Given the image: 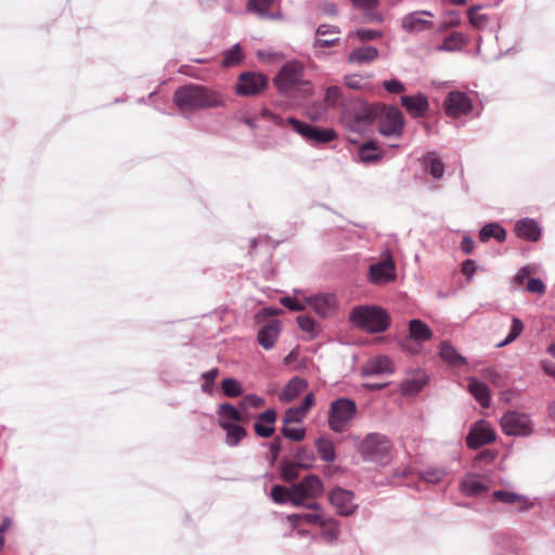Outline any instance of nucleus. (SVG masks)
<instances>
[{
    "label": "nucleus",
    "mask_w": 555,
    "mask_h": 555,
    "mask_svg": "<svg viewBox=\"0 0 555 555\" xmlns=\"http://www.w3.org/2000/svg\"><path fill=\"white\" fill-rule=\"evenodd\" d=\"M306 302L307 307L323 319L331 317L337 309V300L333 294H315L306 297Z\"/></svg>",
    "instance_id": "nucleus-14"
},
{
    "label": "nucleus",
    "mask_w": 555,
    "mask_h": 555,
    "mask_svg": "<svg viewBox=\"0 0 555 555\" xmlns=\"http://www.w3.org/2000/svg\"><path fill=\"white\" fill-rule=\"evenodd\" d=\"M339 33H340L339 27L328 25V24H321L315 29V36H318V37L332 35V34H339Z\"/></svg>",
    "instance_id": "nucleus-63"
},
{
    "label": "nucleus",
    "mask_w": 555,
    "mask_h": 555,
    "mask_svg": "<svg viewBox=\"0 0 555 555\" xmlns=\"http://www.w3.org/2000/svg\"><path fill=\"white\" fill-rule=\"evenodd\" d=\"M276 0H248L246 12L256 15L260 20H280L282 13L273 11Z\"/></svg>",
    "instance_id": "nucleus-18"
},
{
    "label": "nucleus",
    "mask_w": 555,
    "mask_h": 555,
    "mask_svg": "<svg viewBox=\"0 0 555 555\" xmlns=\"http://www.w3.org/2000/svg\"><path fill=\"white\" fill-rule=\"evenodd\" d=\"M175 105L183 116L189 113L224 107L227 96L218 89L199 83L179 87L172 96Z\"/></svg>",
    "instance_id": "nucleus-1"
},
{
    "label": "nucleus",
    "mask_w": 555,
    "mask_h": 555,
    "mask_svg": "<svg viewBox=\"0 0 555 555\" xmlns=\"http://www.w3.org/2000/svg\"><path fill=\"white\" fill-rule=\"evenodd\" d=\"M282 435L293 441H301L306 437V428L300 427H292L291 425H284L281 428Z\"/></svg>",
    "instance_id": "nucleus-48"
},
{
    "label": "nucleus",
    "mask_w": 555,
    "mask_h": 555,
    "mask_svg": "<svg viewBox=\"0 0 555 555\" xmlns=\"http://www.w3.org/2000/svg\"><path fill=\"white\" fill-rule=\"evenodd\" d=\"M465 42V37L461 33H452L444 38L442 43L438 46V51L455 52L460 51Z\"/></svg>",
    "instance_id": "nucleus-37"
},
{
    "label": "nucleus",
    "mask_w": 555,
    "mask_h": 555,
    "mask_svg": "<svg viewBox=\"0 0 555 555\" xmlns=\"http://www.w3.org/2000/svg\"><path fill=\"white\" fill-rule=\"evenodd\" d=\"M400 103L414 119L424 117L429 111L428 99L421 92L413 95H401Z\"/></svg>",
    "instance_id": "nucleus-17"
},
{
    "label": "nucleus",
    "mask_w": 555,
    "mask_h": 555,
    "mask_svg": "<svg viewBox=\"0 0 555 555\" xmlns=\"http://www.w3.org/2000/svg\"><path fill=\"white\" fill-rule=\"evenodd\" d=\"M266 404V400L262 397H259L254 393L246 395L238 406L241 410H245L247 408L258 409L262 408Z\"/></svg>",
    "instance_id": "nucleus-52"
},
{
    "label": "nucleus",
    "mask_w": 555,
    "mask_h": 555,
    "mask_svg": "<svg viewBox=\"0 0 555 555\" xmlns=\"http://www.w3.org/2000/svg\"><path fill=\"white\" fill-rule=\"evenodd\" d=\"M493 498L500 502L505 503V504H516L518 502H524L525 503L524 509H528L531 507V504H528L527 496L518 494L516 492L505 491V490H496L493 492Z\"/></svg>",
    "instance_id": "nucleus-38"
},
{
    "label": "nucleus",
    "mask_w": 555,
    "mask_h": 555,
    "mask_svg": "<svg viewBox=\"0 0 555 555\" xmlns=\"http://www.w3.org/2000/svg\"><path fill=\"white\" fill-rule=\"evenodd\" d=\"M338 42H339V38L322 39L321 37L315 36L312 47L314 49L315 55L319 56L321 49L334 47V46L338 44Z\"/></svg>",
    "instance_id": "nucleus-57"
},
{
    "label": "nucleus",
    "mask_w": 555,
    "mask_h": 555,
    "mask_svg": "<svg viewBox=\"0 0 555 555\" xmlns=\"http://www.w3.org/2000/svg\"><path fill=\"white\" fill-rule=\"evenodd\" d=\"M443 107L448 116L456 118L472 112L473 101L465 92L451 91L444 99Z\"/></svg>",
    "instance_id": "nucleus-11"
},
{
    "label": "nucleus",
    "mask_w": 555,
    "mask_h": 555,
    "mask_svg": "<svg viewBox=\"0 0 555 555\" xmlns=\"http://www.w3.org/2000/svg\"><path fill=\"white\" fill-rule=\"evenodd\" d=\"M502 430L507 436L527 437L532 434L533 425L530 416L517 411L506 412L500 420Z\"/></svg>",
    "instance_id": "nucleus-9"
},
{
    "label": "nucleus",
    "mask_w": 555,
    "mask_h": 555,
    "mask_svg": "<svg viewBox=\"0 0 555 555\" xmlns=\"http://www.w3.org/2000/svg\"><path fill=\"white\" fill-rule=\"evenodd\" d=\"M480 7L479 5H474V7H470L468 10H467V17L469 20V23L476 28V29H485L489 22H490V17L489 15L487 14H480L478 11H479Z\"/></svg>",
    "instance_id": "nucleus-40"
},
{
    "label": "nucleus",
    "mask_w": 555,
    "mask_h": 555,
    "mask_svg": "<svg viewBox=\"0 0 555 555\" xmlns=\"http://www.w3.org/2000/svg\"><path fill=\"white\" fill-rule=\"evenodd\" d=\"M422 16L433 17L434 14L427 10L414 11L404 15L401 20V27L410 34H416L433 27V22L423 18Z\"/></svg>",
    "instance_id": "nucleus-16"
},
{
    "label": "nucleus",
    "mask_w": 555,
    "mask_h": 555,
    "mask_svg": "<svg viewBox=\"0 0 555 555\" xmlns=\"http://www.w3.org/2000/svg\"><path fill=\"white\" fill-rule=\"evenodd\" d=\"M304 75L305 67L301 63L286 62L274 77L273 83L280 92L289 95L296 88L309 85Z\"/></svg>",
    "instance_id": "nucleus-7"
},
{
    "label": "nucleus",
    "mask_w": 555,
    "mask_h": 555,
    "mask_svg": "<svg viewBox=\"0 0 555 555\" xmlns=\"http://www.w3.org/2000/svg\"><path fill=\"white\" fill-rule=\"evenodd\" d=\"M282 449V440L280 437H276L270 444H269V451H270V460L271 462H275L280 451Z\"/></svg>",
    "instance_id": "nucleus-64"
},
{
    "label": "nucleus",
    "mask_w": 555,
    "mask_h": 555,
    "mask_svg": "<svg viewBox=\"0 0 555 555\" xmlns=\"http://www.w3.org/2000/svg\"><path fill=\"white\" fill-rule=\"evenodd\" d=\"M353 492L341 488H335L328 493L331 504L340 516H349L354 513L357 504L353 502Z\"/></svg>",
    "instance_id": "nucleus-15"
},
{
    "label": "nucleus",
    "mask_w": 555,
    "mask_h": 555,
    "mask_svg": "<svg viewBox=\"0 0 555 555\" xmlns=\"http://www.w3.org/2000/svg\"><path fill=\"white\" fill-rule=\"evenodd\" d=\"M306 414L298 408H289L285 411L282 423L284 425H292L294 423H301Z\"/></svg>",
    "instance_id": "nucleus-50"
},
{
    "label": "nucleus",
    "mask_w": 555,
    "mask_h": 555,
    "mask_svg": "<svg viewBox=\"0 0 555 555\" xmlns=\"http://www.w3.org/2000/svg\"><path fill=\"white\" fill-rule=\"evenodd\" d=\"M318 526L322 529V537L326 542H336L339 535V522L336 519L322 515Z\"/></svg>",
    "instance_id": "nucleus-33"
},
{
    "label": "nucleus",
    "mask_w": 555,
    "mask_h": 555,
    "mask_svg": "<svg viewBox=\"0 0 555 555\" xmlns=\"http://www.w3.org/2000/svg\"><path fill=\"white\" fill-rule=\"evenodd\" d=\"M424 385H425V382L423 379L412 378V379L405 380L402 384L401 389H402L403 395L414 396L423 389Z\"/></svg>",
    "instance_id": "nucleus-51"
},
{
    "label": "nucleus",
    "mask_w": 555,
    "mask_h": 555,
    "mask_svg": "<svg viewBox=\"0 0 555 555\" xmlns=\"http://www.w3.org/2000/svg\"><path fill=\"white\" fill-rule=\"evenodd\" d=\"M356 9L366 11L378 7L379 0H350Z\"/></svg>",
    "instance_id": "nucleus-62"
},
{
    "label": "nucleus",
    "mask_w": 555,
    "mask_h": 555,
    "mask_svg": "<svg viewBox=\"0 0 555 555\" xmlns=\"http://www.w3.org/2000/svg\"><path fill=\"white\" fill-rule=\"evenodd\" d=\"M276 418L278 414L274 409H268L259 413L257 416V421L254 425L256 435L261 438L271 437L275 431L274 424L276 422Z\"/></svg>",
    "instance_id": "nucleus-20"
},
{
    "label": "nucleus",
    "mask_w": 555,
    "mask_h": 555,
    "mask_svg": "<svg viewBox=\"0 0 555 555\" xmlns=\"http://www.w3.org/2000/svg\"><path fill=\"white\" fill-rule=\"evenodd\" d=\"M356 36L362 41H372L380 38L383 33L376 29L360 28L357 29Z\"/></svg>",
    "instance_id": "nucleus-58"
},
{
    "label": "nucleus",
    "mask_w": 555,
    "mask_h": 555,
    "mask_svg": "<svg viewBox=\"0 0 555 555\" xmlns=\"http://www.w3.org/2000/svg\"><path fill=\"white\" fill-rule=\"evenodd\" d=\"M446 475L447 470L442 467H428L420 473L421 478L430 483L440 482Z\"/></svg>",
    "instance_id": "nucleus-46"
},
{
    "label": "nucleus",
    "mask_w": 555,
    "mask_h": 555,
    "mask_svg": "<svg viewBox=\"0 0 555 555\" xmlns=\"http://www.w3.org/2000/svg\"><path fill=\"white\" fill-rule=\"evenodd\" d=\"M314 444H315L317 452L322 461L327 462V463L335 461L336 451H335L334 443L330 439H327L325 437H320L315 440Z\"/></svg>",
    "instance_id": "nucleus-36"
},
{
    "label": "nucleus",
    "mask_w": 555,
    "mask_h": 555,
    "mask_svg": "<svg viewBox=\"0 0 555 555\" xmlns=\"http://www.w3.org/2000/svg\"><path fill=\"white\" fill-rule=\"evenodd\" d=\"M524 331V323L520 319L514 317L512 319V325L509 332L504 340L495 345L496 348H502L513 343Z\"/></svg>",
    "instance_id": "nucleus-44"
},
{
    "label": "nucleus",
    "mask_w": 555,
    "mask_h": 555,
    "mask_svg": "<svg viewBox=\"0 0 555 555\" xmlns=\"http://www.w3.org/2000/svg\"><path fill=\"white\" fill-rule=\"evenodd\" d=\"M323 493V483L319 476L308 475L293 485V505L302 506L307 500H315Z\"/></svg>",
    "instance_id": "nucleus-10"
},
{
    "label": "nucleus",
    "mask_w": 555,
    "mask_h": 555,
    "mask_svg": "<svg viewBox=\"0 0 555 555\" xmlns=\"http://www.w3.org/2000/svg\"><path fill=\"white\" fill-rule=\"evenodd\" d=\"M460 490L467 496H479L489 490L486 478L477 475H467L460 483Z\"/></svg>",
    "instance_id": "nucleus-21"
},
{
    "label": "nucleus",
    "mask_w": 555,
    "mask_h": 555,
    "mask_svg": "<svg viewBox=\"0 0 555 555\" xmlns=\"http://www.w3.org/2000/svg\"><path fill=\"white\" fill-rule=\"evenodd\" d=\"M304 506H306L309 509L314 511L313 513H295L287 516L288 521L294 526L297 527L298 525L305 522V524H311V525H318L319 521H321L322 513L320 512L321 505L317 502H310L306 503Z\"/></svg>",
    "instance_id": "nucleus-24"
},
{
    "label": "nucleus",
    "mask_w": 555,
    "mask_h": 555,
    "mask_svg": "<svg viewBox=\"0 0 555 555\" xmlns=\"http://www.w3.org/2000/svg\"><path fill=\"white\" fill-rule=\"evenodd\" d=\"M244 59L242 47L240 43L233 44L230 49L223 52L221 65L224 67H231L240 64Z\"/></svg>",
    "instance_id": "nucleus-39"
},
{
    "label": "nucleus",
    "mask_w": 555,
    "mask_h": 555,
    "mask_svg": "<svg viewBox=\"0 0 555 555\" xmlns=\"http://www.w3.org/2000/svg\"><path fill=\"white\" fill-rule=\"evenodd\" d=\"M308 387L307 382L298 376L293 377L280 392V400L288 403L297 398Z\"/></svg>",
    "instance_id": "nucleus-28"
},
{
    "label": "nucleus",
    "mask_w": 555,
    "mask_h": 555,
    "mask_svg": "<svg viewBox=\"0 0 555 555\" xmlns=\"http://www.w3.org/2000/svg\"><path fill=\"white\" fill-rule=\"evenodd\" d=\"M409 334L413 340L423 343L431 338L433 331L423 321L413 319L409 322Z\"/></svg>",
    "instance_id": "nucleus-31"
},
{
    "label": "nucleus",
    "mask_w": 555,
    "mask_h": 555,
    "mask_svg": "<svg viewBox=\"0 0 555 555\" xmlns=\"http://www.w3.org/2000/svg\"><path fill=\"white\" fill-rule=\"evenodd\" d=\"M300 468L298 463L284 461L281 464V476L284 480L292 481L298 477Z\"/></svg>",
    "instance_id": "nucleus-49"
},
{
    "label": "nucleus",
    "mask_w": 555,
    "mask_h": 555,
    "mask_svg": "<svg viewBox=\"0 0 555 555\" xmlns=\"http://www.w3.org/2000/svg\"><path fill=\"white\" fill-rule=\"evenodd\" d=\"M356 449L363 461L384 464L388 460L392 443L390 439L380 433H370L362 440L353 437Z\"/></svg>",
    "instance_id": "nucleus-4"
},
{
    "label": "nucleus",
    "mask_w": 555,
    "mask_h": 555,
    "mask_svg": "<svg viewBox=\"0 0 555 555\" xmlns=\"http://www.w3.org/2000/svg\"><path fill=\"white\" fill-rule=\"evenodd\" d=\"M514 231L518 237L529 242H538L542 234L541 227L531 218L519 219L515 223Z\"/></svg>",
    "instance_id": "nucleus-19"
},
{
    "label": "nucleus",
    "mask_w": 555,
    "mask_h": 555,
    "mask_svg": "<svg viewBox=\"0 0 555 555\" xmlns=\"http://www.w3.org/2000/svg\"><path fill=\"white\" fill-rule=\"evenodd\" d=\"M440 357L443 361L453 366H461L466 363V359L462 357L457 350L447 341L440 344Z\"/></svg>",
    "instance_id": "nucleus-35"
},
{
    "label": "nucleus",
    "mask_w": 555,
    "mask_h": 555,
    "mask_svg": "<svg viewBox=\"0 0 555 555\" xmlns=\"http://www.w3.org/2000/svg\"><path fill=\"white\" fill-rule=\"evenodd\" d=\"M216 413L220 427H223L224 424H238L244 420L241 410L229 402L220 403L217 406Z\"/></svg>",
    "instance_id": "nucleus-25"
},
{
    "label": "nucleus",
    "mask_w": 555,
    "mask_h": 555,
    "mask_svg": "<svg viewBox=\"0 0 555 555\" xmlns=\"http://www.w3.org/2000/svg\"><path fill=\"white\" fill-rule=\"evenodd\" d=\"M495 440V431L489 423L481 420L478 421L469 430L466 437L467 447L478 449L485 444Z\"/></svg>",
    "instance_id": "nucleus-13"
},
{
    "label": "nucleus",
    "mask_w": 555,
    "mask_h": 555,
    "mask_svg": "<svg viewBox=\"0 0 555 555\" xmlns=\"http://www.w3.org/2000/svg\"><path fill=\"white\" fill-rule=\"evenodd\" d=\"M218 374H219L218 369H212V370H209V371L203 373L202 377L205 379V383L202 385V390L205 393H208V395L212 393L214 382H215L216 377L218 376Z\"/></svg>",
    "instance_id": "nucleus-53"
},
{
    "label": "nucleus",
    "mask_w": 555,
    "mask_h": 555,
    "mask_svg": "<svg viewBox=\"0 0 555 555\" xmlns=\"http://www.w3.org/2000/svg\"><path fill=\"white\" fill-rule=\"evenodd\" d=\"M383 87L385 88V90L387 92L392 93V94H398V93H402L405 91L404 85L397 79L384 80Z\"/></svg>",
    "instance_id": "nucleus-59"
},
{
    "label": "nucleus",
    "mask_w": 555,
    "mask_h": 555,
    "mask_svg": "<svg viewBox=\"0 0 555 555\" xmlns=\"http://www.w3.org/2000/svg\"><path fill=\"white\" fill-rule=\"evenodd\" d=\"M271 499L276 504L292 503L293 504V486L287 489L283 486L275 485L271 489Z\"/></svg>",
    "instance_id": "nucleus-43"
},
{
    "label": "nucleus",
    "mask_w": 555,
    "mask_h": 555,
    "mask_svg": "<svg viewBox=\"0 0 555 555\" xmlns=\"http://www.w3.org/2000/svg\"><path fill=\"white\" fill-rule=\"evenodd\" d=\"M344 83L346 87L352 90H360L363 88V78L359 75H346L344 77Z\"/></svg>",
    "instance_id": "nucleus-60"
},
{
    "label": "nucleus",
    "mask_w": 555,
    "mask_h": 555,
    "mask_svg": "<svg viewBox=\"0 0 555 555\" xmlns=\"http://www.w3.org/2000/svg\"><path fill=\"white\" fill-rule=\"evenodd\" d=\"M268 85V79L262 74L244 73L240 76L235 91L240 95L251 96L262 92Z\"/></svg>",
    "instance_id": "nucleus-12"
},
{
    "label": "nucleus",
    "mask_w": 555,
    "mask_h": 555,
    "mask_svg": "<svg viewBox=\"0 0 555 555\" xmlns=\"http://www.w3.org/2000/svg\"><path fill=\"white\" fill-rule=\"evenodd\" d=\"M393 372V366L389 358L379 356L369 360L361 369L362 376L387 375Z\"/></svg>",
    "instance_id": "nucleus-22"
},
{
    "label": "nucleus",
    "mask_w": 555,
    "mask_h": 555,
    "mask_svg": "<svg viewBox=\"0 0 555 555\" xmlns=\"http://www.w3.org/2000/svg\"><path fill=\"white\" fill-rule=\"evenodd\" d=\"M506 230L498 222H491L483 225L479 231V240L488 242L490 238H495L502 243L506 240Z\"/></svg>",
    "instance_id": "nucleus-32"
},
{
    "label": "nucleus",
    "mask_w": 555,
    "mask_h": 555,
    "mask_svg": "<svg viewBox=\"0 0 555 555\" xmlns=\"http://www.w3.org/2000/svg\"><path fill=\"white\" fill-rule=\"evenodd\" d=\"M377 146L374 141H367L360 146L359 158L364 164H371L380 158V155L375 153Z\"/></svg>",
    "instance_id": "nucleus-41"
},
{
    "label": "nucleus",
    "mask_w": 555,
    "mask_h": 555,
    "mask_svg": "<svg viewBox=\"0 0 555 555\" xmlns=\"http://www.w3.org/2000/svg\"><path fill=\"white\" fill-rule=\"evenodd\" d=\"M221 389L223 395L229 398H235L243 393V387L241 383L232 377L224 378L221 382Z\"/></svg>",
    "instance_id": "nucleus-45"
},
{
    "label": "nucleus",
    "mask_w": 555,
    "mask_h": 555,
    "mask_svg": "<svg viewBox=\"0 0 555 555\" xmlns=\"http://www.w3.org/2000/svg\"><path fill=\"white\" fill-rule=\"evenodd\" d=\"M376 119L375 104L359 102L346 109L341 116V124L348 133V141L358 143L360 138L370 131Z\"/></svg>",
    "instance_id": "nucleus-2"
},
{
    "label": "nucleus",
    "mask_w": 555,
    "mask_h": 555,
    "mask_svg": "<svg viewBox=\"0 0 555 555\" xmlns=\"http://www.w3.org/2000/svg\"><path fill=\"white\" fill-rule=\"evenodd\" d=\"M395 266L390 260H383L370 267V279L375 284H384L395 278Z\"/></svg>",
    "instance_id": "nucleus-23"
},
{
    "label": "nucleus",
    "mask_w": 555,
    "mask_h": 555,
    "mask_svg": "<svg viewBox=\"0 0 555 555\" xmlns=\"http://www.w3.org/2000/svg\"><path fill=\"white\" fill-rule=\"evenodd\" d=\"M461 24V17L456 11H451L447 14V18L440 24L439 30L444 31L452 27H457Z\"/></svg>",
    "instance_id": "nucleus-56"
},
{
    "label": "nucleus",
    "mask_w": 555,
    "mask_h": 555,
    "mask_svg": "<svg viewBox=\"0 0 555 555\" xmlns=\"http://www.w3.org/2000/svg\"><path fill=\"white\" fill-rule=\"evenodd\" d=\"M280 302L285 308H287L292 311H295V312L304 311L307 308L306 299L302 302H300V301L296 300L295 298L285 296V297L281 298Z\"/></svg>",
    "instance_id": "nucleus-55"
},
{
    "label": "nucleus",
    "mask_w": 555,
    "mask_h": 555,
    "mask_svg": "<svg viewBox=\"0 0 555 555\" xmlns=\"http://www.w3.org/2000/svg\"><path fill=\"white\" fill-rule=\"evenodd\" d=\"M286 122L304 140L312 144H325L337 138V132L332 128H319L295 117L286 118Z\"/></svg>",
    "instance_id": "nucleus-8"
},
{
    "label": "nucleus",
    "mask_w": 555,
    "mask_h": 555,
    "mask_svg": "<svg viewBox=\"0 0 555 555\" xmlns=\"http://www.w3.org/2000/svg\"><path fill=\"white\" fill-rule=\"evenodd\" d=\"M221 428L225 431V444L232 448L238 446L247 436L246 429L240 424H224Z\"/></svg>",
    "instance_id": "nucleus-34"
},
{
    "label": "nucleus",
    "mask_w": 555,
    "mask_h": 555,
    "mask_svg": "<svg viewBox=\"0 0 555 555\" xmlns=\"http://www.w3.org/2000/svg\"><path fill=\"white\" fill-rule=\"evenodd\" d=\"M378 57V50L375 47H360L352 50L348 55V61L354 64H364L373 62Z\"/></svg>",
    "instance_id": "nucleus-30"
},
{
    "label": "nucleus",
    "mask_w": 555,
    "mask_h": 555,
    "mask_svg": "<svg viewBox=\"0 0 555 555\" xmlns=\"http://www.w3.org/2000/svg\"><path fill=\"white\" fill-rule=\"evenodd\" d=\"M377 108L378 131L387 138H400L405 120L402 112L392 105L375 104Z\"/></svg>",
    "instance_id": "nucleus-6"
},
{
    "label": "nucleus",
    "mask_w": 555,
    "mask_h": 555,
    "mask_svg": "<svg viewBox=\"0 0 555 555\" xmlns=\"http://www.w3.org/2000/svg\"><path fill=\"white\" fill-rule=\"evenodd\" d=\"M280 332L281 326L279 322H270L259 330L257 340L263 349L270 350L274 347Z\"/></svg>",
    "instance_id": "nucleus-26"
},
{
    "label": "nucleus",
    "mask_w": 555,
    "mask_h": 555,
    "mask_svg": "<svg viewBox=\"0 0 555 555\" xmlns=\"http://www.w3.org/2000/svg\"><path fill=\"white\" fill-rule=\"evenodd\" d=\"M349 321L369 333H383L390 325V317L385 309L369 305L352 308Z\"/></svg>",
    "instance_id": "nucleus-3"
},
{
    "label": "nucleus",
    "mask_w": 555,
    "mask_h": 555,
    "mask_svg": "<svg viewBox=\"0 0 555 555\" xmlns=\"http://www.w3.org/2000/svg\"><path fill=\"white\" fill-rule=\"evenodd\" d=\"M298 325L310 339L317 337L320 333V325L310 317L299 315L297 318Z\"/></svg>",
    "instance_id": "nucleus-42"
},
{
    "label": "nucleus",
    "mask_w": 555,
    "mask_h": 555,
    "mask_svg": "<svg viewBox=\"0 0 555 555\" xmlns=\"http://www.w3.org/2000/svg\"><path fill=\"white\" fill-rule=\"evenodd\" d=\"M358 412L356 402L349 398H338L331 402L327 424L331 430L337 434L346 431Z\"/></svg>",
    "instance_id": "nucleus-5"
},
{
    "label": "nucleus",
    "mask_w": 555,
    "mask_h": 555,
    "mask_svg": "<svg viewBox=\"0 0 555 555\" xmlns=\"http://www.w3.org/2000/svg\"><path fill=\"white\" fill-rule=\"evenodd\" d=\"M298 465L304 469H309L312 467L313 462L315 461V456L312 450L308 448H299L296 453Z\"/></svg>",
    "instance_id": "nucleus-47"
},
{
    "label": "nucleus",
    "mask_w": 555,
    "mask_h": 555,
    "mask_svg": "<svg viewBox=\"0 0 555 555\" xmlns=\"http://www.w3.org/2000/svg\"><path fill=\"white\" fill-rule=\"evenodd\" d=\"M423 166L425 171L435 180L443 178L446 166L435 152H430L423 157Z\"/></svg>",
    "instance_id": "nucleus-29"
},
{
    "label": "nucleus",
    "mask_w": 555,
    "mask_h": 555,
    "mask_svg": "<svg viewBox=\"0 0 555 555\" xmlns=\"http://www.w3.org/2000/svg\"><path fill=\"white\" fill-rule=\"evenodd\" d=\"M341 96L343 91L338 86H331L325 91V102L330 106H335Z\"/></svg>",
    "instance_id": "nucleus-54"
},
{
    "label": "nucleus",
    "mask_w": 555,
    "mask_h": 555,
    "mask_svg": "<svg viewBox=\"0 0 555 555\" xmlns=\"http://www.w3.org/2000/svg\"><path fill=\"white\" fill-rule=\"evenodd\" d=\"M468 391L482 408L490 406V389L485 383L475 377H469Z\"/></svg>",
    "instance_id": "nucleus-27"
},
{
    "label": "nucleus",
    "mask_w": 555,
    "mask_h": 555,
    "mask_svg": "<svg viewBox=\"0 0 555 555\" xmlns=\"http://www.w3.org/2000/svg\"><path fill=\"white\" fill-rule=\"evenodd\" d=\"M526 291L529 293L544 294L545 285L539 278L530 279L526 285Z\"/></svg>",
    "instance_id": "nucleus-61"
}]
</instances>
